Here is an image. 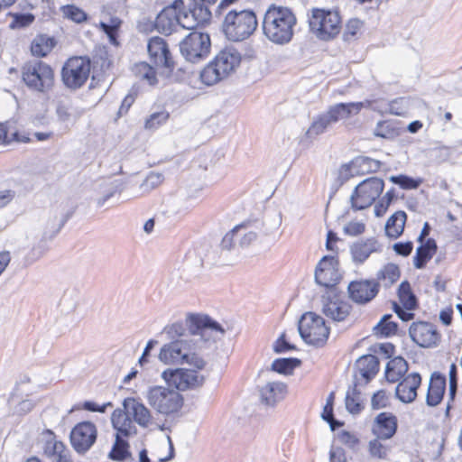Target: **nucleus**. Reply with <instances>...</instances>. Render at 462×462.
<instances>
[{"label": "nucleus", "mask_w": 462, "mask_h": 462, "mask_svg": "<svg viewBox=\"0 0 462 462\" xmlns=\"http://www.w3.org/2000/svg\"><path fill=\"white\" fill-rule=\"evenodd\" d=\"M148 53L151 60L158 67L171 69L173 60L171 59L168 45L161 37H152L147 44Z\"/></svg>", "instance_id": "4be33fe9"}, {"label": "nucleus", "mask_w": 462, "mask_h": 462, "mask_svg": "<svg viewBox=\"0 0 462 462\" xmlns=\"http://www.w3.org/2000/svg\"><path fill=\"white\" fill-rule=\"evenodd\" d=\"M403 103H405L403 98L392 101L389 105L390 112L396 116H402L406 112V107L402 106Z\"/></svg>", "instance_id": "338daca9"}, {"label": "nucleus", "mask_w": 462, "mask_h": 462, "mask_svg": "<svg viewBox=\"0 0 462 462\" xmlns=\"http://www.w3.org/2000/svg\"><path fill=\"white\" fill-rule=\"evenodd\" d=\"M296 347L291 342V338L287 332H283L273 344V351L277 354L294 350Z\"/></svg>", "instance_id": "3c124183"}, {"label": "nucleus", "mask_w": 462, "mask_h": 462, "mask_svg": "<svg viewBox=\"0 0 462 462\" xmlns=\"http://www.w3.org/2000/svg\"><path fill=\"white\" fill-rule=\"evenodd\" d=\"M241 60L242 56L237 50L225 48L201 70L200 79L205 85L212 86L234 73Z\"/></svg>", "instance_id": "7ed1b4c3"}, {"label": "nucleus", "mask_w": 462, "mask_h": 462, "mask_svg": "<svg viewBox=\"0 0 462 462\" xmlns=\"http://www.w3.org/2000/svg\"><path fill=\"white\" fill-rule=\"evenodd\" d=\"M330 462H346L345 450L341 448H333L329 453Z\"/></svg>", "instance_id": "774afa93"}, {"label": "nucleus", "mask_w": 462, "mask_h": 462, "mask_svg": "<svg viewBox=\"0 0 462 462\" xmlns=\"http://www.w3.org/2000/svg\"><path fill=\"white\" fill-rule=\"evenodd\" d=\"M345 403L346 410L352 414H357L363 409L359 393L355 390L346 393Z\"/></svg>", "instance_id": "a18cd8bd"}, {"label": "nucleus", "mask_w": 462, "mask_h": 462, "mask_svg": "<svg viewBox=\"0 0 462 462\" xmlns=\"http://www.w3.org/2000/svg\"><path fill=\"white\" fill-rule=\"evenodd\" d=\"M392 315H384L380 322L374 328V332L377 337H388L397 332V324L391 320Z\"/></svg>", "instance_id": "e433bc0d"}, {"label": "nucleus", "mask_w": 462, "mask_h": 462, "mask_svg": "<svg viewBox=\"0 0 462 462\" xmlns=\"http://www.w3.org/2000/svg\"><path fill=\"white\" fill-rule=\"evenodd\" d=\"M384 189V181L377 177H370L357 184L350 196L352 208L362 210L372 206Z\"/></svg>", "instance_id": "f8f14e48"}, {"label": "nucleus", "mask_w": 462, "mask_h": 462, "mask_svg": "<svg viewBox=\"0 0 462 462\" xmlns=\"http://www.w3.org/2000/svg\"><path fill=\"white\" fill-rule=\"evenodd\" d=\"M449 395L450 398L453 399L457 386V366L455 364H452L449 367Z\"/></svg>", "instance_id": "0e129e2a"}, {"label": "nucleus", "mask_w": 462, "mask_h": 462, "mask_svg": "<svg viewBox=\"0 0 462 462\" xmlns=\"http://www.w3.org/2000/svg\"><path fill=\"white\" fill-rule=\"evenodd\" d=\"M237 239L241 246H249L257 239V234L254 231H246L243 234L239 231V236H236Z\"/></svg>", "instance_id": "e2e57ef3"}, {"label": "nucleus", "mask_w": 462, "mask_h": 462, "mask_svg": "<svg viewBox=\"0 0 462 462\" xmlns=\"http://www.w3.org/2000/svg\"><path fill=\"white\" fill-rule=\"evenodd\" d=\"M158 358L167 365L187 364L198 368H206L207 365L203 357L191 352L190 343L184 339H176L164 344L160 349Z\"/></svg>", "instance_id": "0eeeda50"}, {"label": "nucleus", "mask_w": 462, "mask_h": 462, "mask_svg": "<svg viewBox=\"0 0 462 462\" xmlns=\"http://www.w3.org/2000/svg\"><path fill=\"white\" fill-rule=\"evenodd\" d=\"M203 195V189L200 186H190L185 189L184 194L182 195V201L185 204V207L188 208L189 207H194L199 203Z\"/></svg>", "instance_id": "79ce46f5"}, {"label": "nucleus", "mask_w": 462, "mask_h": 462, "mask_svg": "<svg viewBox=\"0 0 462 462\" xmlns=\"http://www.w3.org/2000/svg\"><path fill=\"white\" fill-rule=\"evenodd\" d=\"M10 15L13 17L10 23L12 29L29 26L34 21V16L32 14H10Z\"/></svg>", "instance_id": "8fccbe9b"}, {"label": "nucleus", "mask_w": 462, "mask_h": 462, "mask_svg": "<svg viewBox=\"0 0 462 462\" xmlns=\"http://www.w3.org/2000/svg\"><path fill=\"white\" fill-rule=\"evenodd\" d=\"M296 23V16L290 8L272 5L263 15L262 28L270 42L283 45L291 41Z\"/></svg>", "instance_id": "f03ea898"}, {"label": "nucleus", "mask_w": 462, "mask_h": 462, "mask_svg": "<svg viewBox=\"0 0 462 462\" xmlns=\"http://www.w3.org/2000/svg\"><path fill=\"white\" fill-rule=\"evenodd\" d=\"M350 299L358 304L371 301L378 293V283L374 280H356L347 286Z\"/></svg>", "instance_id": "aec40b11"}, {"label": "nucleus", "mask_w": 462, "mask_h": 462, "mask_svg": "<svg viewBox=\"0 0 462 462\" xmlns=\"http://www.w3.org/2000/svg\"><path fill=\"white\" fill-rule=\"evenodd\" d=\"M97 430L94 423L83 421L78 423L70 432V442L79 453L87 452L96 442Z\"/></svg>", "instance_id": "a211bd4d"}, {"label": "nucleus", "mask_w": 462, "mask_h": 462, "mask_svg": "<svg viewBox=\"0 0 462 462\" xmlns=\"http://www.w3.org/2000/svg\"><path fill=\"white\" fill-rule=\"evenodd\" d=\"M164 330L172 340H176L175 338L182 337L185 333V328L180 323H173L166 327Z\"/></svg>", "instance_id": "052dcab7"}, {"label": "nucleus", "mask_w": 462, "mask_h": 462, "mask_svg": "<svg viewBox=\"0 0 462 462\" xmlns=\"http://www.w3.org/2000/svg\"><path fill=\"white\" fill-rule=\"evenodd\" d=\"M382 440H385V439H379L376 437L368 442L367 449L372 457L377 459H385L387 457L390 448L383 444Z\"/></svg>", "instance_id": "58836bf2"}, {"label": "nucleus", "mask_w": 462, "mask_h": 462, "mask_svg": "<svg viewBox=\"0 0 462 462\" xmlns=\"http://www.w3.org/2000/svg\"><path fill=\"white\" fill-rule=\"evenodd\" d=\"M135 74L142 79L148 82L149 85H154L157 82L154 69L146 62H141L134 66Z\"/></svg>", "instance_id": "c03bdc74"}, {"label": "nucleus", "mask_w": 462, "mask_h": 462, "mask_svg": "<svg viewBox=\"0 0 462 462\" xmlns=\"http://www.w3.org/2000/svg\"><path fill=\"white\" fill-rule=\"evenodd\" d=\"M400 303L408 310H412L416 307V298L411 291V286L407 282L401 283L398 291Z\"/></svg>", "instance_id": "ea45409f"}, {"label": "nucleus", "mask_w": 462, "mask_h": 462, "mask_svg": "<svg viewBox=\"0 0 462 462\" xmlns=\"http://www.w3.org/2000/svg\"><path fill=\"white\" fill-rule=\"evenodd\" d=\"M90 61L83 57L69 59L61 70V79L64 85L71 89L82 87L90 73Z\"/></svg>", "instance_id": "2eb2a0df"}, {"label": "nucleus", "mask_w": 462, "mask_h": 462, "mask_svg": "<svg viewBox=\"0 0 462 462\" xmlns=\"http://www.w3.org/2000/svg\"><path fill=\"white\" fill-rule=\"evenodd\" d=\"M164 178L162 173L159 172H151L147 175L145 180L141 185V188L145 191H150L159 185H161L163 181Z\"/></svg>", "instance_id": "5fc2aeb1"}, {"label": "nucleus", "mask_w": 462, "mask_h": 462, "mask_svg": "<svg viewBox=\"0 0 462 462\" xmlns=\"http://www.w3.org/2000/svg\"><path fill=\"white\" fill-rule=\"evenodd\" d=\"M333 123L329 118L328 113H324L319 116L310 125V127L305 132V138L308 140H313L319 135L325 133L329 125Z\"/></svg>", "instance_id": "f704fd0d"}, {"label": "nucleus", "mask_w": 462, "mask_h": 462, "mask_svg": "<svg viewBox=\"0 0 462 462\" xmlns=\"http://www.w3.org/2000/svg\"><path fill=\"white\" fill-rule=\"evenodd\" d=\"M44 453L54 458V461L67 458L66 448L61 441L50 439L45 443Z\"/></svg>", "instance_id": "4c0bfd02"}, {"label": "nucleus", "mask_w": 462, "mask_h": 462, "mask_svg": "<svg viewBox=\"0 0 462 462\" xmlns=\"http://www.w3.org/2000/svg\"><path fill=\"white\" fill-rule=\"evenodd\" d=\"M287 386L282 382H268L260 390L263 402L273 405L282 400L286 394Z\"/></svg>", "instance_id": "c85d7f7f"}, {"label": "nucleus", "mask_w": 462, "mask_h": 462, "mask_svg": "<svg viewBox=\"0 0 462 462\" xmlns=\"http://www.w3.org/2000/svg\"><path fill=\"white\" fill-rule=\"evenodd\" d=\"M437 250L436 242L433 239H428L425 244L417 248L416 254L413 257V263L417 269H421L426 263L432 258Z\"/></svg>", "instance_id": "473e14b6"}, {"label": "nucleus", "mask_w": 462, "mask_h": 462, "mask_svg": "<svg viewBox=\"0 0 462 462\" xmlns=\"http://www.w3.org/2000/svg\"><path fill=\"white\" fill-rule=\"evenodd\" d=\"M111 422L113 428L116 431L112 457L121 460L126 454L127 442L125 439L135 436L137 434V428L129 413H126L120 409L113 411L111 415Z\"/></svg>", "instance_id": "9d476101"}, {"label": "nucleus", "mask_w": 462, "mask_h": 462, "mask_svg": "<svg viewBox=\"0 0 462 462\" xmlns=\"http://www.w3.org/2000/svg\"><path fill=\"white\" fill-rule=\"evenodd\" d=\"M123 404L134 421L140 427L150 430H163V426L156 420L151 409L143 402L134 398H127Z\"/></svg>", "instance_id": "f3484780"}, {"label": "nucleus", "mask_w": 462, "mask_h": 462, "mask_svg": "<svg viewBox=\"0 0 462 462\" xmlns=\"http://www.w3.org/2000/svg\"><path fill=\"white\" fill-rule=\"evenodd\" d=\"M353 165L358 167L362 173L375 171L380 168V162L368 157H359L353 161Z\"/></svg>", "instance_id": "de8ad7c7"}, {"label": "nucleus", "mask_w": 462, "mask_h": 462, "mask_svg": "<svg viewBox=\"0 0 462 462\" xmlns=\"http://www.w3.org/2000/svg\"><path fill=\"white\" fill-rule=\"evenodd\" d=\"M445 388H446L445 376H443L438 373L432 374L430 380L427 397H426L427 404L429 406H432V407L438 405L443 399Z\"/></svg>", "instance_id": "cd10ccee"}, {"label": "nucleus", "mask_w": 462, "mask_h": 462, "mask_svg": "<svg viewBox=\"0 0 462 462\" xmlns=\"http://www.w3.org/2000/svg\"><path fill=\"white\" fill-rule=\"evenodd\" d=\"M400 278L399 267L394 263H387L381 268L376 274V282L378 286L382 284L384 287H390Z\"/></svg>", "instance_id": "72a5a7b5"}, {"label": "nucleus", "mask_w": 462, "mask_h": 462, "mask_svg": "<svg viewBox=\"0 0 462 462\" xmlns=\"http://www.w3.org/2000/svg\"><path fill=\"white\" fill-rule=\"evenodd\" d=\"M310 32L319 40L328 42L335 39L341 32L342 18L336 8H318L310 10L309 15Z\"/></svg>", "instance_id": "39448f33"}, {"label": "nucleus", "mask_w": 462, "mask_h": 462, "mask_svg": "<svg viewBox=\"0 0 462 462\" xmlns=\"http://www.w3.org/2000/svg\"><path fill=\"white\" fill-rule=\"evenodd\" d=\"M62 15L75 23H82L87 20V14L74 5H67L61 7Z\"/></svg>", "instance_id": "37998d69"}, {"label": "nucleus", "mask_w": 462, "mask_h": 462, "mask_svg": "<svg viewBox=\"0 0 462 462\" xmlns=\"http://www.w3.org/2000/svg\"><path fill=\"white\" fill-rule=\"evenodd\" d=\"M379 362L373 355L363 356L356 363V374L365 379V383L371 380L378 372Z\"/></svg>", "instance_id": "c756f323"}, {"label": "nucleus", "mask_w": 462, "mask_h": 462, "mask_svg": "<svg viewBox=\"0 0 462 462\" xmlns=\"http://www.w3.org/2000/svg\"><path fill=\"white\" fill-rule=\"evenodd\" d=\"M210 18V11L203 6L185 5L184 0H173L157 14L154 26L160 32L171 34L177 26L192 30Z\"/></svg>", "instance_id": "f257e3e1"}, {"label": "nucleus", "mask_w": 462, "mask_h": 462, "mask_svg": "<svg viewBox=\"0 0 462 462\" xmlns=\"http://www.w3.org/2000/svg\"><path fill=\"white\" fill-rule=\"evenodd\" d=\"M211 47L208 33L194 31L189 32L180 42V51L183 58L192 63L199 62L209 54Z\"/></svg>", "instance_id": "ddd939ff"}, {"label": "nucleus", "mask_w": 462, "mask_h": 462, "mask_svg": "<svg viewBox=\"0 0 462 462\" xmlns=\"http://www.w3.org/2000/svg\"><path fill=\"white\" fill-rule=\"evenodd\" d=\"M364 22L358 18L349 19L345 26L344 37L346 41L354 38L363 28Z\"/></svg>", "instance_id": "09e8293b"}, {"label": "nucleus", "mask_w": 462, "mask_h": 462, "mask_svg": "<svg viewBox=\"0 0 462 462\" xmlns=\"http://www.w3.org/2000/svg\"><path fill=\"white\" fill-rule=\"evenodd\" d=\"M315 280L320 286L328 290L336 289L340 280V273L337 268V261L333 256H324L317 265Z\"/></svg>", "instance_id": "6ab92c4d"}, {"label": "nucleus", "mask_w": 462, "mask_h": 462, "mask_svg": "<svg viewBox=\"0 0 462 462\" xmlns=\"http://www.w3.org/2000/svg\"><path fill=\"white\" fill-rule=\"evenodd\" d=\"M365 225L361 221L353 220L344 226V233L348 236H356L365 232Z\"/></svg>", "instance_id": "4d7b16f0"}, {"label": "nucleus", "mask_w": 462, "mask_h": 462, "mask_svg": "<svg viewBox=\"0 0 462 462\" xmlns=\"http://www.w3.org/2000/svg\"><path fill=\"white\" fill-rule=\"evenodd\" d=\"M300 361L297 358H278L272 364V369L280 374H291L292 370L300 365Z\"/></svg>", "instance_id": "a19ab883"}, {"label": "nucleus", "mask_w": 462, "mask_h": 462, "mask_svg": "<svg viewBox=\"0 0 462 462\" xmlns=\"http://www.w3.org/2000/svg\"><path fill=\"white\" fill-rule=\"evenodd\" d=\"M258 21L251 10H230L223 22V32L232 42H242L248 39L256 30Z\"/></svg>", "instance_id": "423d86ee"}, {"label": "nucleus", "mask_w": 462, "mask_h": 462, "mask_svg": "<svg viewBox=\"0 0 462 462\" xmlns=\"http://www.w3.org/2000/svg\"><path fill=\"white\" fill-rule=\"evenodd\" d=\"M393 310L399 319H401L402 321H409L414 317V314L411 312V310H408L407 309L403 308L402 305H400L396 302L393 303Z\"/></svg>", "instance_id": "69168bd1"}, {"label": "nucleus", "mask_w": 462, "mask_h": 462, "mask_svg": "<svg viewBox=\"0 0 462 462\" xmlns=\"http://www.w3.org/2000/svg\"><path fill=\"white\" fill-rule=\"evenodd\" d=\"M205 368L189 366V368L178 367L165 369L162 374V379L177 392H185L197 389L203 385L205 375L202 374Z\"/></svg>", "instance_id": "6e6552de"}, {"label": "nucleus", "mask_w": 462, "mask_h": 462, "mask_svg": "<svg viewBox=\"0 0 462 462\" xmlns=\"http://www.w3.org/2000/svg\"><path fill=\"white\" fill-rule=\"evenodd\" d=\"M337 437L341 443L349 447L350 448H355L359 444L358 438L349 431L343 430L338 433Z\"/></svg>", "instance_id": "13d9d810"}, {"label": "nucleus", "mask_w": 462, "mask_h": 462, "mask_svg": "<svg viewBox=\"0 0 462 462\" xmlns=\"http://www.w3.org/2000/svg\"><path fill=\"white\" fill-rule=\"evenodd\" d=\"M242 226H236L230 232L226 233L222 239V247L226 249H230L233 246L234 240H236V236H239V231H242Z\"/></svg>", "instance_id": "bf43d9fd"}, {"label": "nucleus", "mask_w": 462, "mask_h": 462, "mask_svg": "<svg viewBox=\"0 0 462 462\" xmlns=\"http://www.w3.org/2000/svg\"><path fill=\"white\" fill-rule=\"evenodd\" d=\"M409 333L411 339L422 347L433 346L440 338L435 327L428 322L413 323L410 327Z\"/></svg>", "instance_id": "412c9836"}, {"label": "nucleus", "mask_w": 462, "mask_h": 462, "mask_svg": "<svg viewBox=\"0 0 462 462\" xmlns=\"http://www.w3.org/2000/svg\"><path fill=\"white\" fill-rule=\"evenodd\" d=\"M397 430V418L391 412L379 413L373 423L372 431L379 439H391Z\"/></svg>", "instance_id": "a878e982"}, {"label": "nucleus", "mask_w": 462, "mask_h": 462, "mask_svg": "<svg viewBox=\"0 0 462 462\" xmlns=\"http://www.w3.org/2000/svg\"><path fill=\"white\" fill-rule=\"evenodd\" d=\"M374 133L375 136L384 139H393L397 135L395 128L388 121L379 122L376 125Z\"/></svg>", "instance_id": "49530a36"}, {"label": "nucleus", "mask_w": 462, "mask_h": 462, "mask_svg": "<svg viewBox=\"0 0 462 462\" xmlns=\"http://www.w3.org/2000/svg\"><path fill=\"white\" fill-rule=\"evenodd\" d=\"M144 399L157 414L163 416L178 413L184 404L183 396L167 383L149 386L144 392Z\"/></svg>", "instance_id": "20e7f679"}, {"label": "nucleus", "mask_w": 462, "mask_h": 462, "mask_svg": "<svg viewBox=\"0 0 462 462\" xmlns=\"http://www.w3.org/2000/svg\"><path fill=\"white\" fill-rule=\"evenodd\" d=\"M322 312L334 321H344L350 315L352 306L337 289L328 290L321 297Z\"/></svg>", "instance_id": "dca6fc26"}, {"label": "nucleus", "mask_w": 462, "mask_h": 462, "mask_svg": "<svg viewBox=\"0 0 462 462\" xmlns=\"http://www.w3.org/2000/svg\"><path fill=\"white\" fill-rule=\"evenodd\" d=\"M121 24V22L118 19H111L110 23H101L100 27L103 29L105 33L107 35L109 42L117 45L116 42V32Z\"/></svg>", "instance_id": "603ef678"}, {"label": "nucleus", "mask_w": 462, "mask_h": 462, "mask_svg": "<svg viewBox=\"0 0 462 462\" xmlns=\"http://www.w3.org/2000/svg\"><path fill=\"white\" fill-rule=\"evenodd\" d=\"M389 404V394L384 390H379L374 393L371 399V407L374 410H380Z\"/></svg>", "instance_id": "6e6d98bb"}, {"label": "nucleus", "mask_w": 462, "mask_h": 462, "mask_svg": "<svg viewBox=\"0 0 462 462\" xmlns=\"http://www.w3.org/2000/svg\"><path fill=\"white\" fill-rule=\"evenodd\" d=\"M186 324L192 335L208 340H218L225 335V328L209 316L204 314H189Z\"/></svg>", "instance_id": "4468645a"}, {"label": "nucleus", "mask_w": 462, "mask_h": 462, "mask_svg": "<svg viewBox=\"0 0 462 462\" xmlns=\"http://www.w3.org/2000/svg\"><path fill=\"white\" fill-rule=\"evenodd\" d=\"M22 78L29 89L39 93L50 91L54 85V71L42 61L26 63L22 69Z\"/></svg>", "instance_id": "1a4fd4ad"}, {"label": "nucleus", "mask_w": 462, "mask_h": 462, "mask_svg": "<svg viewBox=\"0 0 462 462\" xmlns=\"http://www.w3.org/2000/svg\"><path fill=\"white\" fill-rule=\"evenodd\" d=\"M390 180L393 183L401 186L402 189H417L421 182L419 180H414L405 175L391 176Z\"/></svg>", "instance_id": "864d4df0"}, {"label": "nucleus", "mask_w": 462, "mask_h": 462, "mask_svg": "<svg viewBox=\"0 0 462 462\" xmlns=\"http://www.w3.org/2000/svg\"><path fill=\"white\" fill-rule=\"evenodd\" d=\"M170 118V113L162 109L152 113L144 121V129L148 131H154L164 125Z\"/></svg>", "instance_id": "c9c22d12"}, {"label": "nucleus", "mask_w": 462, "mask_h": 462, "mask_svg": "<svg viewBox=\"0 0 462 462\" xmlns=\"http://www.w3.org/2000/svg\"><path fill=\"white\" fill-rule=\"evenodd\" d=\"M298 330L301 338L315 346H323L329 336L324 319L315 312L304 313L299 320Z\"/></svg>", "instance_id": "9b49d317"}, {"label": "nucleus", "mask_w": 462, "mask_h": 462, "mask_svg": "<svg viewBox=\"0 0 462 462\" xmlns=\"http://www.w3.org/2000/svg\"><path fill=\"white\" fill-rule=\"evenodd\" d=\"M321 416L324 420L329 423L332 430L336 429V426H339V422L335 420L333 418V407L331 403H326Z\"/></svg>", "instance_id": "680f3d73"}, {"label": "nucleus", "mask_w": 462, "mask_h": 462, "mask_svg": "<svg viewBox=\"0 0 462 462\" xmlns=\"http://www.w3.org/2000/svg\"><path fill=\"white\" fill-rule=\"evenodd\" d=\"M372 101L365 100L361 102L339 103L331 106L328 111V115L332 123L339 120H346L360 113L363 108H369Z\"/></svg>", "instance_id": "5701e85b"}, {"label": "nucleus", "mask_w": 462, "mask_h": 462, "mask_svg": "<svg viewBox=\"0 0 462 462\" xmlns=\"http://www.w3.org/2000/svg\"><path fill=\"white\" fill-rule=\"evenodd\" d=\"M421 378L418 373H412L404 377L396 386V397L403 403H411L417 397V389Z\"/></svg>", "instance_id": "393cba45"}, {"label": "nucleus", "mask_w": 462, "mask_h": 462, "mask_svg": "<svg viewBox=\"0 0 462 462\" xmlns=\"http://www.w3.org/2000/svg\"><path fill=\"white\" fill-rule=\"evenodd\" d=\"M408 371V364L402 357L391 359L385 368V377L390 383L398 382Z\"/></svg>", "instance_id": "7c9ffc66"}, {"label": "nucleus", "mask_w": 462, "mask_h": 462, "mask_svg": "<svg viewBox=\"0 0 462 462\" xmlns=\"http://www.w3.org/2000/svg\"><path fill=\"white\" fill-rule=\"evenodd\" d=\"M57 122L60 134H67L80 116V113L73 107L69 100L59 101L56 107Z\"/></svg>", "instance_id": "b1692460"}, {"label": "nucleus", "mask_w": 462, "mask_h": 462, "mask_svg": "<svg viewBox=\"0 0 462 462\" xmlns=\"http://www.w3.org/2000/svg\"><path fill=\"white\" fill-rule=\"evenodd\" d=\"M378 250V243L373 238L355 242L350 247L352 260L356 264L365 263L371 254Z\"/></svg>", "instance_id": "bb28decb"}, {"label": "nucleus", "mask_w": 462, "mask_h": 462, "mask_svg": "<svg viewBox=\"0 0 462 462\" xmlns=\"http://www.w3.org/2000/svg\"><path fill=\"white\" fill-rule=\"evenodd\" d=\"M407 216L404 211H397L393 214L385 224V234L391 238L400 236L404 229Z\"/></svg>", "instance_id": "2f4dec72"}]
</instances>
